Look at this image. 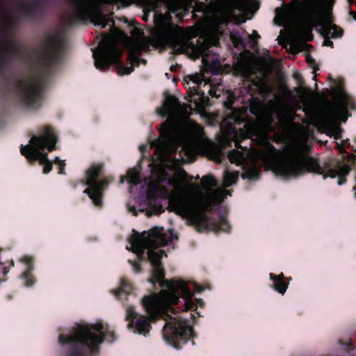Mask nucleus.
<instances>
[{"instance_id":"nucleus-1","label":"nucleus","mask_w":356,"mask_h":356,"mask_svg":"<svg viewBox=\"0 0 356 356\" xmlns=\"http://www.w3.org/2000/svg\"><path fill=\"white\" fill-rule=\"evenodd\" d=\"M205 80L200 73L184 79L188 85V106L181 105L175 97L168 96L162 107L157 110L159 115L168 116L161 128L160 138L139 147L144 154L155 146V154L148 184L149 203L140 204L138 211H145L147 216L161 213L162 207L152 202L154 197H164L169 200L173 211L187 218L200 231L211 227L204 209L229 195L224 189L214 188L217 182L211 175L203 177L198 186L191 181L181 167V161H191L211 147L202 127L188 118L192 111L202 114L207 106V98L199 90V85Z\"/></svg>"},{"instance_id":"nucleus-2","label":"nucleus","mask_w":356,"mask_h":356,"mask_svg":"<svg viewBox=\"0 0 356 356\" xmlns=\"http://www.w3.org/2000/svg\"><path fill=\"white\" fill-rule=\"evenodd\" d=\"M291 97V92L284 85L278 86L277 92L274 99L270 101L268 108L257 110L253 106L251 112L258 118L263 113L266 115V121L261 122L258 119L257 122L248 120L243 127L241 123L247 118V111L244 108L234 110L231 115L224 119L221 129L222 134L219 138L221 146L228 145L234 140L236 146L238 147L239 142L244 138L250 137L257 144L261 145L259 149L232 150L228 158L230 162L236 165L243 164L244 179H255L259 175V166L263 163L275 174L284 177H298L305 172H312L321 175L324 178L330 177L339 179L338 184H343L345 177L350 171L349 167L344 163H339L333 169H327L318 165L317 161L308 157L306 152L309 148L307 145L308 134L302 130H298L293 134L286 147L282 150H276L268 142V132L273 129L269 118L275 115L278 118L283 137L292 131L294 124V111L288 104Z\"/></svg>"},{"instance_id":"nucleus-3","label":"nucleus","mask_w":356,"mask_h":356,"mask_svg":"<svg viewBox=\"0 0 356 356\" xmlns=\"http://www.w3.org/2000/svg\"><path fill=\"white\" fill-rule=\"evenodd\" d=\"M174 238L171 230L162 227H155L141 234L136 232L131 236L127 248L139 259H147L152 266L149 282L159 283L163 289L141 299V305L147 316L137 312L133 306H128L126 318L128 329L146 337L152 328L151 323L163 317L165 321L163 329L164 340L175 348L179 349L193 337L194 334L193 327L175 314L173 305H177L181 298L184 300V310L195 311L199 315L198 307L202 308L204 303L202 299L193 298V293L185 281L164 280L161 260L165 254L161 247Z\"/></svg>"},{"instance_id":"nucleus-4","label":"nucleus","mask_w":356,"mask_h":356,"mask_svg":"<svg viewBox=\"0 0 356 356\" xmlns=\"http://www.w3.org/2000/svg\"><path fill=\"white\" fill-rule=\"evenodd\" d=\"M195 12H202L204 18L193 28L183 29L171 23L168 14H156L155 27L151 32L152 43L161 47L170 45L175 53H184L193 58L203 56L206 60L207 49L216 45L222 33V25L230 19L233 10L253 13L258 8L254 0H225L223 2L204 3L194 1Z\"/></svg>"},{"instance_id":"nucleus-5","label":"nucleus","mask_w":356,"mask_h":356,"mask_svg":"<svg viewBox=\"0 0 356 356\" xmlns=\"http://www.w3.org/2000/svg\"><path fill=\"white\" fill-rule=\"evenodd\" d=\"M333 1L305 0L302 5L276 9V23L289 31L286 40L291 53L296 54L309 48L306 41L312 40L313 27H316L324 36L325 46H332L329 37L341 36L342 31L332 24L330 10Z\"/></svg>"},{"instance_id":"nucleus-6","label":"nucleus","mask_w":356,"mask_h":356,"mask_svg":"<svg viewBox=\"0 0 356 356\" xmlns=\"http://www.w3.org/2000/svg\"><path fill=\"white\" fill-rule=\"evenodd\" d=\"M131 40L119 29H113L111 35L105 36L92 51L95 67L101 71L115 64L119 75L129 74L133 65L139 60L137 54L145 49L149 40L138 29L131 31Z\"/></svg>"},{"instance_id":"nucleus-7","label":"nucleus","mask_w":356,"mask_h":356,"mask_svg":"<svg viewBox=\"0 0 356 356\" xmlns=\"http://www.w3.org/2000/svg\"><path fill=\"white\" fill-rule=\"evenodd\" d=\"M74 13L76 18L90 20L95 25L104 28L108 24L107 18L102 13V3H120L129 5L136 1L148 10H154L159 4L163 3L170 13H177L181 17L183 14L191 6L194 0H72Z\"/></svg>"},{"instance_id":"nucleus-8","label":"nucleus","mask_w":356,"mask_h":356,"mask_svg":"<svg viewBox=\"0 0 356 356\" xmlns=\"http://www.w3.org/2000/svg\"><path fill=\"white\" fill-rule=\"evenodd\" d=\"M57 142L54 129L44 126L31 136L27 145H21L20 152L29 162L38 161L43 165V173L48 174L52 169L53 163L48 159L47 155L55 149Z\"/></svg>"},{"instance_id":"nucleus-9","label":"nucleus","mask_w":356,"mask_h":356,"mask_svg":"<svg viewBox=\"0 0 356 356\" xmlns=\"http://www.w3.org/2000/svg\"><path fill=\"white\" fill-rule=\"evenodd\" d=\"M110 334L113 336V332L109 331L108 325L98 322L91 325H80L70 333L60 334L58 342L61 346L81 342L92 350H95L103 341L105 335Z\"/></svg>"},{"instance_id":"nucleus-10","label":"nucleus","mask_w":356,"mask_h":356,"mask_svg":"<svg viewBox=\"0 0 356 356\" xmlns=\"http://www.w3.org/2000/svg\"><path fill=\"white\" fill-rule=\"evenodd\" d=\"M355 108L351 97L346 93L340 92L334 103L326 111L323 120L327 125L337 124L339 121L345 122L348 118V110Z\"/></svg>"},{"instance_id":"nucleus-11","label":"nucleus","mask_w":356,"mask_h":356,"mask_svg":"<svg viewBox=\"0 0 356 356\" xmlns=\"http://www.w3.org/2000/svg\"><path fill=\"white\" fill-rule=\"evenodd\" d=\"M102 168L103 165L102 163L91 165L87 171L86 178V184L88 187L85 189L84 193L88 195L97 206L101 205L103 189L108 184L107 179H98Z\"/></svg>"},{"instance_id":"nucleus-12","label":"nucleus","mask_w":356,"mask_h":356,"mask_svg":"<svg viewBox=\"0 0 356 356\" xmlns=\"http://www.w3.org/2000/svg\"><path fill=\"white\" fill-rule=\"evenodd\" d=\"M21 102L29 109H35L40 106L39 85L32 82L25 85L21 93Z\"/></svg>"},{"instance_id":"nucleus-13","label":"nucleus","mask_w":356,"mask_h":356,"mask_svg":"<svg viewBox=\"0 0 356 356\" xmlns=\"http://www.w3.org/2000/svg\"><path fill=\"white\" fill-rule=\"evenodd\" d=\"M20 261L25 264L27 266L26 270L22 275L24 284L27 287H31L35 282L33 275L31 274V271L33 270L31 266L33 257L31 256L25 255L20 259Z\"/></svg>"},{"instance_id":"nucleus-14","label":"nucleus","mask_w":356,"mask_h":356,"mask_svg":"<svg viewBox=\"0 0 356 356\" xmlns=\"http://www.w3.org/2000/svg\"><path fill=\"white\" fill-rule=\"evenodd\" d=\"M270 279L272 281L271 286L273 289H274L275 291H277L280 294H284L288 286L289 283H286L284 280V274L280 273L278 275H275L273 273H270L269 275Z\"/></svg>"},{"instance_id":"nucleus-15","label":"nucleus","mask_w":356,"mask_h":356,"mask_svg":"<svg viewBox=\"0 0 356 356\" xmlns=\"http://www.w3.org/2000/svg\"><path fill=\"white\" fill-rule=\"evenodd\" d=\"M134 291L133 285L126 279L122 278L120 281V286L118 289L113 291V294L118 298H120L122 295H129Z\"/></svg>"},{"instance_id":"nucleus-16","label":"nucleus","mask_w":356,"mask_h":356,"mask_svg":"<svg viewBox=\"0 0 356 356\" xmlns=\"http://www.w3.org/2000/svg\"><path fill=\"white\" fill-rule=\"evenodd\" d=\"M140 171L138 167L131 168L127 171V175L122 176L120 182L127 180L130 184L136 185L140 181Z\"/></svg>"},{"instance_id":"nucleus-17","label":"nucleus","mask_w":356,"mask_h":356,"mask_svg":"<svg viewBox=\"0 0 356 356\" xmlns=\"http://www.w3.org/2000/svg\"><path fill=\"white\" fill-rule=\"evenodd\" d=\"M238 177V172H231L229 170H225L224 173L223 183L225 186H230L235 184Z\"/></svg>"},{"instance_id":"nucleus-18","label":"nucleus","mask_w":356,"mask_h":356,"mask_svg":"<svg viewBox=\"0 0 356 356\" xmlns=\"http://www.w3.org/2000/svg\"><path fill=\"white\" fill-rule=\"evenodd\" d=\"M261 92L264 95H268L272 91V86L268 84L264 79L255 81Z\"/></svg>"},{"instance_id":"nucleus-19","label":"nucleus","mask_w":356,"mask_h":356,"mask_svg":"<svg viewBox=\"0 0 356 356\" xmlns=\"http://www.w3.org/2000/svg\"><path fill=\"white\" fill-rule=\"evenodd\" d=\"M53 163H54L55 164H56L59 166L60 170L58 171V173L63 174L64 173L63 168L65 165V161L60 160L59 158L56 157V158H55Z\"/></svg>"},{"instance_id":"nucleus-20","label":"nucleus","mask_w":356,"mask_h":356,"mask_svg":"<svg viewBox=\"0 0 356 356\" xmlns=\"http://www.w3.org/2000/svg\"><path fill=\"white\" fill-rule=\"evenodd\" d=\"M211 157L216 162H220L221 154L218 150L211 154Z\"/></svg>"},{"instance_id":"nucleus-21","label":"nucleus","mask_w":356,"mask_h":356,"mask_svg":"<svg viewBox=\"0 0 356 356\" xmlns=\"http://www.w3.org/2000/svg\"><path fill=\"white\" fill-rule=\"evenodd\" d=\"M231 39L235 47H238L241 43V40L239 38H237L236 35L231 34Z\"/></svg>"},{"instance_id":"nucleus-22","label":"nucleus","mask_w":356,"mask_h":356,"mask_svg":"<svg viewBox=\"0 0 356 356\" xmlns=\"http://www.w3.org/2000/svg\"><path fill=\"white\" fill-rule=\"evenodd\" d=\"M254 73V69L253 67H250V66H247L245 67V70H244V74L245 76H249V75H251Z\"/></svg>"},{"instance_id":"nucleus-23","label":"nucleus","mask_w":356,"mask_h":356,"mask_svg":"<svg viewBox=\"0 0 356 356\" xmlns=\"http://www.w3.org/2000/svg\"><path fill=\"white\" fill-rule=\"evenodd\" d=\"M132 264V266H133V268H134V270L136 272V273H138L140 271V267L138 264H136V263H131Z\"/></svg>"},{"instance_id":"nucleus-24","label":"nucleus","mask_w":356,"mask_h":356,"mask_svg":"<svg viewBox=\"0 0 356 356\" xmlns=\"http://www.w3.org/2000/svg\"><path fill=\"white\" fill-rule=\"evenodd\" d=\"M128 210L130 213H133L134 215H137V211L135 207L128 206Z\"/></svg>"},{"instance_id":"nucleus-25","label":"nucleus","mask_w":356,"mask_h":356,"mask_svg":"<svg viewBox=\"0 0 356 356\" xmlns=\"http://www.w3.org/2000/svg\"><path fill=\"white\" fill-rule=\"evenodd\" d=\"M0 273H2L3 275H5L7 273L3 264H0Z\"/></svg>"},{"instance_id":"nucleus-26","label":"nucleus","mask_w":356,"mask_h":356,"mask_svg":"<svg viewBox=\"0 0 356 356\" xmlns=\"http://www.w3.org/2000/svg\"><path fill=\"white\" fill-rule=\"evenodd\" d=\"M194 285L196 292H201L203 290V288L198 286L196 283H194Z\"/></svg>"},{"instance_id":"nucleus-27","label":"nucleus","mask_w":356,"mask_h":356,"mask_svg":"<svg viewBox=\"0 0 356 356\" xmlns=\"http://www.w3.org/2000/svg\"><path fill=\"white\" fill-rule=\"evenodd\" d=\"M209 93L211 96H218V95L216 94V92L213 89L209 90Z\"/></svg>"},{"instance_id":"nucleus-28","label":"nucleus","mask_w":356,"mask_h":356,"mask_svg":"<svg viewBox=\"0 0 356 356\" xmlns=\"http://www.w3.org/2000/svg\"><path fill=\"white\" fill-rule=\"evenodd\" d=\"M252 39L253 40L254 38H259L258 34L256 32H254L253 34L251 35Z\"/></svg>"},{"instance_id":"nucleus-29","label":"nucleus","mask_w":356,"mask_h":356,"mask_svg":"<svg viewBox=\"0 0 356 356\" xmlns=\"http://www.w3.org/2000/svg\"><path fill=\"white\" fill-rule=\"evenodd\" d=\"M339 134H340L339 130H336L335 133H334V137L335 138H339Z\"/></svg>"},{"instance_id":"nucleus-30","label":"nucleus","mask_w":356,"mask_h":356,"mask_svg":"<svg viewBox=\"0 0 356 356\" xmlns=\"http://www.w3.org/2000/svg\"><path fill=\"white\" fill-rule=\"evenodd\" d=\"M280 44H281V45H282V46H285V45H286V44H284V42H282V41L281 40H280Z\"/></svg>"},{"instance_id":"nucleus-31","label":"nucleus","mask_w":356,"mask_h":356,"mask_svg":"<svg viewBox=\"0 0 356 356\" xmlns=\"http://www.w3.org/2000/svg\"><path fill=\"white\" fill-rule=\"evenodd\" d=\"M354 191H355L354 195H355V197L356 198V186L354 187Z\"/></svg>"},{"instance_id":"nucleus-32","label":"nucleus","mask_w":356,"mask_h":356,"mask_svg":"<svg viewBox=\"0 0 356 356\" xmlns=\"http://www.w3.org/2000/svg\"><path fill=\"white\" fill-rule=\"evenodd\" d=\"M261 75H262V76L264 77V75H265V72H261Z\"/></svg>"}]
</instances>
